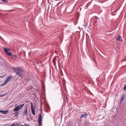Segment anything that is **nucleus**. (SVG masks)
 <instances>
[{
  "instance_id": "f257e3e1",
  "label": "nucleus",
  "mask_w": 126,
  "mask_h": 126,
  "mask_svg": "<svg viewBox=\"0 0 126 126\" xmlns=\"http://www.w3.org/2000/svg\"><path fill=\"white\" fill-rule=\"evenodd\" d=\"M13 69L14 71L16 73V75H18L19 77H21L22 78H23L22 75L23 71L21 68L18 67H14L13 68Z\"/></svg>"
},
{
  "instance_id": "f03ea898",
  "label": "nucleus",
  "mask_w": 126,
  "mask_h": 126,
  "mask_svg": "<svg viewBox=\"0 0 126 126\" xmlns=\"http://www.w3.org/2000/svg\"><path fill=\"white\" fill-rule=\"evenodd\" d=\"M43 117V115L41 116V113H40L38 115V122L39 125H42V122Z\"/></svg>"
},
{
  "instance_id": "7ed1b4c3",
  "label": "nucleus",
  "mask_w": 126,
  "mask_h": 126,
  "mask_svg": "<svg viewBox=\"0 0 126 126\" xmlns=\"http://www.w3.org/2000/svg\"><path fill=\"white\" fill-rule=\"evenodd\" d=\"M24 104H23L22 105H20L17 106L14 109V111H16L20 109L24 106Z\"/></svg>"
},
{
  "instance_id": "20e7f679",
  "label": "nucleus",
  "mask_w": 126,
  "mask_h": 126,
  "mask_svg": "<svg viewBox=\"0 0 126 126\" xmlns=\"http://www.w3.org/2000/svg\"><path fill=\"white\" fill-rule=\"evenodd\" d=\"M8 111L7 110H6L5 111H2V110H0V112L3 114H6L8 113Z\"/></svg>"
},
{
  "instance_id": "39448f33",
  "label": "nucleus",
  "mask_w": 126,
  "mask_h": 126,
  "mask_svg": "<svg viewBox=\"0 0 126 126\" xmlns=\"http://www.w3.org/2000/svg\"><path fill=\"white\" fill-rule=\"evenodd\" d=\"M31 109V112L32 114L34 115H35V109Z\"/></svg>"
},
{
  "instance_id": "423d86ee",
  "label": "nucleus",
  "mask_w": 126,
  "mask_h": 126,
  "mask_svg": "<svg viewBox=\"0 0 126 126\" xmlns=\"http://www.w3.org/2000/svg\"><path fill=\"white\" fill-rule=\"evenodd\" d=\"M27 107L26 108V110H25L24 113V115L26 116L28 115V114L27 113Z\"/></svg>"
},
{
  "instance_id": "0eeeda50",
  "label": "nucleus",
  "mask_w": 126,
  "mask_h": 126,
  "mask_svg": "<svg viewBox=\"0 0 126 126\" xmlns=\"http://www.w3.org/2000/svg\"><path fill=\"white\" fill-rule=\"evenodd\" d=\"M12 76H10L8 77L6 79V80L8 82L11 80V79L12 78Z\"/></svg>"
},
{
  "instance_id": "6e6552de",
  "label": "nucleus",
  "mask_w": 126,
  "mask_h": 126,
  "mask_svg": "<svg viewBox=\"0 0 126 126\" xmlns=\"http://www.w3.org/2000/svg\"><path fill=\"white\" fill-rule=\"evenodd\" d=\"M87 114H84L82 115L80 117V118H81L83 117L85 118L87 116Z\"/></svg>"
},
{
  "instance_id": "1a4fd4ad",
  "label": "nucleus",
  "mask_w": 126,
  "mask_h": 126,
  "mask_svg": "<svg viewBox=\"0 0 126 126\" xmlns=\"http://www.w3.org/2000/svg\"><path fill=\"white\" fill-rule=\"evenodd\" d=\"M125 97V96L124 95H123L120 101L121 102H122L124 99Z\"/></svg>"
},
{
  "instance_id": "9d476101",
  "label": "nucleus",
  "mask_w": 126,
  "mask_h": 126,
  "mask_svg": "<svg viewBox=\"0 0 126 126\" xmlns=\"http://www.w3.org/2000/svg\"><path fill=\"white\" fill-rule=\"evenodd\" d=\"M4 51L5 52V53L7 54V53L8 52V51H9V49H8L5 48L4 49Z\"/></svg>"
},
{
  "instance_id": "9b49d317",
  "label": "nucleus",
  "mask_w": 126,
  "mask_h": 126,
  "mask_svg": "<svg viewBox=\"0 0 126 126\" xmlns=\"http://www.w3.org/2000/svg\"><path fill=\"white\" fill-rule=\"evenodd\" d=\"M31 109H34V105H33V104L32 103V102H31Z\"/></svg>"
},
{
  "instance_id": "f8f14e48",
  "label": "nucleus",
  "mask_w": 126,
  "mask_h": 126,
  "mask_svg": "<svg viewBox=\"0 0 126 126\" xmlns=\"http://www.w3.org/2000/svg\"><path fill=\"white\" fill-rule=\"evenodd\" d=\"M7 93H5L4 94H0V97H2L4 96L7 94Z\"/></svg>"
},
{
  "instance_id": "ddd939ff",
  "label": "nucleus",
  "mask_w": 126,
  "mask_h": 126,
  "mask_svg": "<svg viewBox=\"0 0 126 126\" xmlns=\"http://www.w3.org/2000/svg\"><path fill=\"white\" fill-rule=\"evenodd\" d=\"M120 39V37L118 36V37L116 39V40L117 41H119Z\"/></svg>"
},
{
  "instance_id": "4468645a",
  "label": "nucleus",
  "mask_w": 126,
  "mask_h": 126,
  "mask_svg": "<svg viewBox=\"0 0 126 126\" xmlns=\"http://www.w3.org/2000/svg\"><path fill=\"white\" fill-rule=\"evenodd\" d=\"M32 86H29L28 87V89L30 90L32 89Z\"/></svg>"
},
{
  "instance_id": "2eb2a0df",
  "label": "nucleus",
  "mask_w": 126,
  "mask_h": 126,
  "mask_svg": "<svg viewBox=\"0 0 126 126\" xmlns=\"http://www.w3.org/2000/svg\"><path fill=\"white\" fill-rule=\"evenodd\" d=\"M19 112H16L15 113V116H17L18 115V114Z\"/></svg>"
},
{
  "instance_id": "dca6fc26",
  "label": "nucleus",
  "mask_w": 126,
  "mask_h": 126,
  "mask_svg": "<svg viewBox=\"0 0 126 126\" xmlns=\"http://www.w3.org/2000/svg\"><path fill=\"white\" fill-rule=\"evenodd\" d=\"M3 2H8L7 0H1Z\"/></svg>"
},
{
  "instance_id": "f3484780",
  "label": "nucleus",
  "mask_w": 126,
  "mask_h": 126,
  "mask_svg": "<svg viewBox=\"0 0 126 126\" xmlns=\"http://www.w3.org/2000/svg\"><path fill=\"white\" fill-rule=\"evenodd\" d=\"M7 54H8V55H9V56H11L12 55V53L11 52H8Z\"/></svg>"
},
{
  "instance_id": "a211bd4d",
  "label": "nucleus",
  "mask_w": 126,
  "mask_h": 126,
  "mask_svg": "<svg viewBox=\"0 0 126 126\" xmlns=\"http://www.w3.org/2000/svg\"><path fill=\"white\" fill-rule=\"evenodd\" d=\"M18 125L17 124H13L11 126H18Z\"/></svg>"
},
{
  "instance_id": "6ab92c4d",
  "label": "nucleus",
  "mask_w": 126,
  "mask_h": 126,
  "mask_svg": "<svg viewBox=\"0 0 126 126\" xmlns=\"http://www.w3.org/2000/svg\"><path fill=\"white\" fill-rule=\"evenodd\" d=\"M8 82L6 80L4 82V83H5V84H6Z\"/></svg>"
},
{
  "instance_id": "aec40b11",
  "label": "nucleus",
  "mask_w": 126,
  "mask_h": 126,
  "mask_svg": "<svg viewBox=\"0 0 126 126\" xmlns=\"http://www.w3.org/2000/svg\"><path fill=\"white\" fill-rule=\"evenodd\" d=\"M8 82L6 80L4 82V83H5V84H6Z\"/></svg>"
},
{
  "instance_id": "412c9836",
  "label": "nucleus",
  "mask_w": 126,
  "mask_h": 126,
  "mask_svg": "<svg viewBox=\"0 0 126 126\" xmlns=\"http://www.w3.org/2000/svg\"><path fill=\"white\" fill-rule=\"evenodd\" d=\"M124 90L125 91L126 90V87H125V86L124 87Z\"/></svg>"
},
{
  "instance_id": "4be33fe9",
  "label": "nucleus",
  "mask_w": 126,
  "mask_h": 126,
  "mask_svg": "<svg viewBox=\"0 0 126 126\" xmlns=\"http://www.w3.org/2000/svg\"><path fill=\"white\" fill-rule=\"evenodd\" d=\"M5 84L4 83H2V84L1 85L2 86H4L5 85Z\"/></svg>"
},
{
  "instance_id": "5701e85b",
  "label": "nucleus",
  "mask_w": 126,
  "mask_h": 126,
  "mask_svg": "<svg viewBox=\"0 0 126 126\" xmlns=\"http://www.w3.org/2000/svg\"><path fill=\"white\" fill-rule=\"evenodd\" d=\"M95 17L96 18H98V19H99V18H98V17H97V16H95Z\"/></svg>"
},
{
  "instance_id": "b1692460",
  "label": "nucleus",
  "mask_w": 126,
  "mask_h": 126,
  "mask_svg": "<svg viewBox=\"0 0 126 126\" xmlns=\"http://www.w3.org/2000/svg\"><path fill=\"white\" fill-rule=\"evenodd\" d=\"M25 126H30L29 125H25Z\"/></svg>"
},
{
  "instance_id": "393cba45",
  "label": "nucleus",
  "mask_w": 126,
  "mask_h": 126,
  "mask_svg": "<svg viewBox=\"0 0 126 126\" xmlns=\"http://www.w3.org/2000/svg\"><path fill=\"white\" fill-rule=\"evenodd\" d=\"M4 76H0V77H1V78H3V77Z\"/></svg>"
},
{
  "instance_id": "a878e982",
  "label": "nucleus",
  "mask_w": 126,
  "mask_h": 126,
  "mask_svg": "<svg viewBox=\"0 0 126 126\" xmlns=\"http://www.w3.org/2000/svg\"><path fill=\"white\" fill-rule=\"evenodd\" d=\"M125 87H126V84L125 86Z\"/></svg>"
},
{
  "instance_id": "bb28decb",
  "label": "nucleus",
  "mask_w": 126,
  "mask_h": 126,
  "mask_svg": "<svg viewBox=\"0 0 126 126\" xmlns=\"http://www.w3.org/2000/svg\"><path fill=\"white\" fill-rule=\"evenodd\" d=\"M0 4H2V2H0Z\"/></svg>"
},
{
  "instance_id": "cd10ccee",
  "label": "nucleus",
  "mask_w": 126,
  "mask_h": 126,
  "mask_svg": "<svg viewBox=\"0 0 126 126\" xmlns=\"http://www.w3.org/2000/svg\"><path fill=\"white\" fill-rule=\"evenodd\" d=\"M21 126H23V125H22Z\"/></svg>"
}]
</instances>
